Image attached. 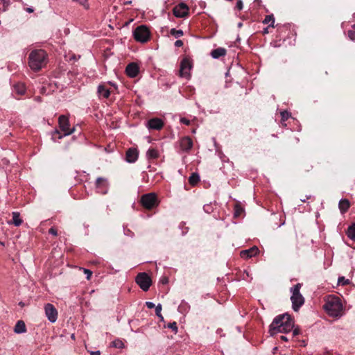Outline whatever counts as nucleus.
I'll list each match as a JSON object with an SVG mask.
<instances>
[{
  "instance_id": "1",
  "label": "nucleus",
  "mask_w": 355,
  "mask_h": 355,
  "mask_svg": "<svg viewBox=\"0 0 355 355\" xmlns=\"http://www.w3.org/2000/svg\"><path fill=\"white\" fill-rule=\"evenodd\" d=\"M294 327V320L292 316L288 313H284L276 316L269 327V333L274 336L278 332L288 333L293 330Z\"/></svg>"
},
{
  "instance_id": "24",
  "label": "nucleus",
  "mask_w": 355,
  "mask_h": 355,
  "mask_svg": "<svg viewBox=\"0 0 355 355\" xmlns=\"http://www.w3.org/2000/svg\"><path fill=\"white\" fill-rule=\"evenodd\" d=\"M200 181V176L196 173H193L191 176L189 178V183L192 185H196Z\"/></svg>"
},
{
  "instance_id": "23",
  "label": "nucleus",
  "mask_w": 355,
  "mask_h": 355,
  "mask_svg": "<svg viewBox=\"0 0 355 355\" xmlns=\"http://www.w3.org/2000/svg\"><path fill=\"white\" fill-rule=\"evenodd\" d=\"M146 155L148 159H155L159 157V154L157 149L154 148H150L146 153Z\"/></svg>"
},
{
  "instance_id": "18",
  "label": "nucleus",
  "mask_w": 355,
  "mask_h": 355,
  "mask_svg": "<svg viewBox=\"0 0 355 355\" xmlns=\"http://www.w3.org/2000/svg\"><path fill=\"white\" fill-rule=\"evenodd\" d=\"M96 187L99 189L98 192L103 194L106 193L107 182L103 178H98L96 181Z\"/></svg>"
},
{
  "instance_id": "29",
  "label": "nucleus",
  "mask_w": 355,
  "mask_h": 355,
  "mask_svg": "<svg viewBox=\"0 0 355 355\" xmlns=\"http://www.w3.org/2000/svg\"><path fill=\"white\" fill-rule=\"evenodd\" d=\"M347 35L352 40H355V24L352 25L351 29L347 31Z\"/></svg>"
},
{
  "instance_id": "28",
  "label": "nucleus",
  "mask_w": 355,
  "mask_h": 355,
  "mask_svg": "<svg viewBox=\"0 0 355 355\" xmlns=\"http://www.w3.org/2000/svg\"><path fill=\"white\" fill-rule=\"evenodd\" d=\"M170 34L175 37L178 38L183 35L184 33L182 30H176L175 28H171Z\"/></svg>"
},
{
  "instance_id": "26",
  "label": "nucleus",
  "mask_w": 355,
  "mask_h": 355,
  "mask_svg": "<svg viewBox=\"0 0 355 355\" xmlns=\"http://www.w3.org/2000/svg\"><path fill=\"white\" fill-rule=\"evenodd\" d=\"M15 91L20 95H22L26 92V88L24 84L22 83H17L14 87Z\"/></svg>"
},
{
  "instance_id": "15",
  "label": "nucleus",
  "mask_w": 355,
  "mask_h": 355,
  "mask_svg": "<svg viewBox=\"0 0 355 355\" xmlns=\"http://www.w3.org/2000/svg\"><path fill=\"white\" fill-rule=\"evenodd\" d=\"M180 146L183 151L188 152L193 147V141L189 137H184L180 139Z\"/></svg>"
},
{
  "instance_id": "37",
  "label": "nucleus",
  "mask_w": 355,
  "mask_h": 355,
  "mask_svg": "<svg viewBox=\"0 0 355 355\" xmlns=\"http://www.w3.org/2000/svg\"><path fill=\"white\" fill-rule=\"evenodd\" d=\"M243 1L241 0H239L237 2H236V6L235 8L239 10H241L243 9Z\"/></svg>"
},
{
  "instance_id": "21",
  "label": "nucleus",
  "mask_w": 355,
  "mask_h": 355,
  "mask_svg": "<svg viewBox=\"0 0 355 355\" xmlns=\"http://www.w3.org/2000/svg\"><path fill=\"white\" fill-rule=\"evenodd\" d=\"M12 220L11 222H8V223L14 224L15 226L18 227L21 225L23 220L20 218V214L19 212L14 211L12 213Z\"/></svg>"
},
{
  "instance_id": "40",
  "label": "nucleus",
  "mask_w": 355,
  "mask_h": 355,
  "mask_svg": "<svg viewBox=\"0 0 355 355\" xmlns=\"http://www.w3.org/2000/svg\"><path fill=\"white\" fill-rule=\"evenodd\" d=\"M180 122L183 124H185V125H189L190 124V121L186 118H182L180 119Z\"/></svg>"
},
{
  "instance_id": "16",
  "label": "nucleus",
  "mask_w": 355,
  "mask_h": 355,
  "mask_svg": "<svg viewBox=\"0 0 355 355\" xmlns=\"http://www.w3.org/2000/svg\"><path fill=\"white\" fill-rule=\"evenodd\" d=\"M259 252V248L256 246H253L248 250H242L241 252V257L243 259H248L257 255Z\"/></svg>"
},
{
  "instance_id": "41",
  "label": "nucleus",
  "mask_w": 355,
  "mask_h": 355,
  "mask_svg": "<svg viewBox=\"0 0 355 355\" xmlns=\"http://www.w3.org/2000/svg\"><path fill=\"white\" fill-rule=\"evenodd\" d=\"M146 306L148 308V309H153V308H155V305L154 303L151 302H146Z\"/></svg>"
},
{
  "instance_id": "7",
  "label": "nucleus",
  "mask_w": 355,
  "mask_h": 355,
  "mask_svg": "<svg viewBox=\"0 0 355 355\" xmlns=\"http://www.w3.org/2000/svg\"><path fill=\"white\" fill-rule=\"evenodd\" d=\"M136 282L144 291H147L152 284L150 277L146 272L139 273L136 277Z\"/></svg>"
},
{
  "instance_id": "34",
  "label": "nucleus",
  "mask_w": 355,
  "mask_h": 355,
  "mask_svg": "<svg viewBox=\"0 0 355 355\" xmlns=\"http://www.w3.org/2000/svg\"><path fill=\"white\" fill-rule=\"evenodd\" d=\"M3 3L2 11L5 12L7 10L8 6L10 5V0H1Z\"/></svg>"
},
{
  "instance_id": "44",
  "label": "nucleus",
  "mask_w": 355,
  "mask_h": 355,
  "mask_svg": "<svg viewBox=\"0 0 355 355\" xmlns=\"http://www.w3.org/2000/svg\"><path fill=\"white\" fill-rule=\"evenodd\" d=\"M90 354L91 355H100L101 354V352L100 351H95V352H90Z\"/></svg>"
},
{
  "instance_id": "43",
  "label": "nucleus",
  "mask_w": 355,
  "mask_h": 355,
  "mask_svg": "<svg viewBox=\"0 0 355 355\" xmlns=\"http://www.w3.org/2000/svg\"><path fill=\"white\" fill-rule=\"evenodd\" d=\"M175 46L176 47H181L183 46V42L180 40H177L175 42Z\"/></svg>"
},
{
  "instance_id": "45",
  "label": "nucleus",
  "mask_w": 355,
  "mask_h": 355,
  "mask_svg": "<svg viewBox=\"0 0 355 355\" xmlns=\"http://www.w3.org/2000/svg\"><path fill=\"white\" fill-rule=\"evenodd\" d=\"M203 208H204V210H205L206 212H209V205H205Z\"/></svg>"
},
{
  "instance_id": "14",
  "label": "nucleus",
  "mask_w": 355,
  "mask_h": 355,
  "mask_svg": "<svg viewBox=\"0 0 355 355\" xmlns=\"http://www.w3.org/2000/svg\"><path fill=\"white\" fill-rule=\"evenodd\" d=\"M164 126V122L161 119L153 118L148 121V128L152 130H159Z\"/></svg>"
},
{
  "instance_id": "6",
  "label": "nucleus",
  "mask_w": 355,
  "mask_h": 355,
  "mask_svg": "<svg viewBox=\"0 0 355 355\" xmlns=\"http://www.w3.org/2000/svg\"><path fill=\"white\" fill-rule=\"evenodd\" d=\"M150 31L145 25H140L133 31L134 39L139 42L146 43L150 39Z\"/></svg>"
},
{
  "instance_id": "48",
  "label": "nucleus",
  "mask_w": 355,
  "mask_h": 355,
  "mask_svg": "<svg viewBox=\"0 0 355 355\" xmlns=\"http://www.w3.org/2000/svg\"><path fill=\"white\" fill-rule=\"evenodd\" d=\"M27 10L28 12H30V13L33 12V8H27V10Z\"/></svg>"
},
{
  "instance_id": "2",
  "label": "nucleus",
  "mask_w": 355,
  "mask_h": 355,
  "mask_svg": "<svg viewBox=\"0 0 355 355\" xmlns=\"http://www.w3.org/2000/svg\"><path fill=\"white\" fill-rule=\"evenodd\" d=\"M47 62V54L42 49L32 51L28 56V64L31 69L39 71L44 67Z\"/></svg>"
},
{
  "instance_id": "47",
  "label": "nucleus",
  "mask_w": 355,
  "mask_h": 355,
  "mask_svg": "<svg viewBox=\"0 0 355 355\" xmlns=\"http://www.w3.org/2000/svg\"><path fill=\"white\" fill-rule=\"evenodd\" d=\"M268 28H269V26L263 29V34L268 33Z\"/></svg>"
},
{
  "instance_id": "46",
  "label": "nucleus",
  "mask_w": 355,
  "mask_h": 355,
  "mask_svg": "<svg viewBox=\"0 0 355 355\" xmlns=\"http://www.w3.org/2000/svg\"><path fill=\"white\" fill-rule=\"evenodd\" d=\"M280 339L284 340V341H288V338L285 336H281Z\"/></svg>"
},
{
  "instance_id": "3",
  "label": "nucleus",
  "mask_w": 355,
  "mask_h": 355,
  "mask_svg": "<svg viewBox=\"0 0 355 355\" xmlns=\"http://www.w3.org/2000/svg\"><path fill=\"white\" fill-rule=\"evenodd\" d=\"M324 308L329 315L337 317L340 315L343 311V304L338 297H332L327 300L324 305Z\"/></svg>"
},
{
  "instance_id": "8",
  "label": "nucleus",
  "mask_w": 355,
  "mask_h": 355,
  "mask_svg": "<svg viewBox=\"0 0 355 355\" xmlns=\"http://www.w3.org/2000/svg\"><path fill=\"white\" fill-rule=\"evenodd\" d=\"M60 129L64 132V135H69L73 132L74 128L70 129L69 121L65 115H60L58 119Z\"/></svg>"
},
{
  "instance_id": "33",
  "label": "nucleus",
  "mask_w": 355,
  "mask_h": 355,
  "mask_svg": "<svg viewBox=\"0 0 355 355\" xmlns=\"http://www.w3.org/2000/svg\"><path fill=\"white\" fill-rule=\"evenodd\" d=\"M167 327L170 329H171L175 333H177L178 331V325L175 322L168 323Z\"/></svg>"
},
{
  "instance_id": "13",
  "label": "nucleus",
  "mask_w": 355,
  "mask_h": 355,
  "mask_svg": "<svg viewBox=\"0 0 355 355\" xmlns=\"http://www.w3.org/2000/svg\"><path fill=\"white\" fill-rule=\"evenodd\" d=\"M139 156V151L134 148H130L125 153V160L129 163L135 162Z\"/></svg>"
},
{
  "instance_id": "32",
  "label": "nucleus",
  "mask_w": 355,
  "mask_h": 355,
  "mask_svg": "<svg viewBox=\"0 0 355 355\" xmlns=\"http://www.w3.org/2000/svg\"><path fill=\"white\" fill-rule=\"evenodd\" d=\"M338 284L347 285L349 284V280L345 279L344 277H340L338 280Z\"/></svg>"
},
{
  "instance_id": "4",
  "label": "nucleus",
  "mask_w": 355,
  "mask_h": 355,
  "mask_svg": "<svg viewBox=\"0 0 355 355\" xmlns=\"http://www.w3.org/2000/svg\"><path fill=\"white\" fill-rule=\"evenodd\" d=\"M301 287L302 284L297 283L291 289L292 295L291 300L292 302L293 309L295 311H297L304 303V298L300 292Z\"/></svg>"
},
{
  "instance_id": "36",
  "label": "nucleus",
  "mask_w": 355,
  "mask_h": 355,
  "mask_svg": "<svg viewBox=\"0 0 355 355\" xmlns=\"http://www.w3.org/2000/svg\"><path fill=\"white\" fill-rule=\"evenodd\" d=\"M282 119L283 121L287 120L290 116V114L287 111H283L281 112Z\"/></svg>"
},
{
  "instance_id": "38",
  "label": "nucleus",
  "mask_w": 355,
  "mask_h": 355,
  "mask_svg": "<svg viewBox=\"0 0 355 355\" xmlns=\"http://www.w3.org/2000/svg\"><path fill=\"white\" fill-rule=\"evenodd\" d=\"M84 272L87 275V279H89L92 275V272L88 269H84Z\"/></svg>"
},
{
  "instance_id": "12",
  "label": "nucleus",
  "mask_w": 355,
  "mask_h": 355,
  "mask_svg": "<svg viewBox=\"0 0 355 355\" xmlns=\"http://www.w3.org/2000/svg\"><path fill=\"white\" fill-rule=\"evenodd\" d=\"M139 72V67L135 62L128 64L125 68V73L130 78H135Z\"/></svg>"
},
{
  "instance_id": "17",
  "label": "nucleus",
  "mask_w": 355,
  "mask_h": 355,
  "mask_svg": "<svg viewBox=\"0 0 355 355\" xmlns=\"http://www.w3.org/2000/svg\"><path fill=\"white\" fill-rule=\"evenodd\" d=\"M97 93L99 98H107L110 95V90L105 84H100L98 87Z\"/></svg>"
},
{
  "instance_id": "20",
  "label": "nucleus",
  "mask_w": 355,
  "mask_h": 355,
  "mask_svg": "<svg viewBox=\"0 0 355 355\" xmlns=\"http://www.w3.org/2000/svg\"><path fill=\"white\" fill-rule=\"evenodd\" d=\"M341 213H345L350 207L349 201L347 199H342L338 205Z\"/></svg>"
},
{
  "instance_id": "9",
  "label": "nucleus",
  "mask_w": 355,
  "mask_h": 355,
  "mask_svg": "<svg viewBox=\"0 0 355 355\" xmlns=\"http://www.w3.org/2000/svg\"><path fill=\"white\" fill-rule=\"evenodd\" d=\"M45 314L48 320L51 322H55L58 318V311L55 307L50 303H48L44 306Z\"/></svg>"
},
{
  "instance_id": "5",
  "label": "nucleus",
  "mask_w": 355,
  "mask_h": 355,
  "mask_svg": "<svg viewBox=\"0 0 355 355\" xmlns=\"http://www.w3.org/2000/svg\"><path fill=\"white\" fill-rule=\"evenodd\" d=\"M139 202L144 209L148 210L157 207L159 204V200L155 193H148L142 195Z\"/></svg>"
},
{
  "instance_id": "35",
  "label": "nucleus",
  "mask_w": 355,
  "mask_h": 355,
  "mask_svg": "<svg viewBox=\"0 0 355 355\" xmlns=\"http://www.w3.org/2000/svg\"><path fill=\"white\" fill-rule=\"evenodd\" d=\"M235 209L234 210V216H236V217L239 216L241 215V214L243 211V209L241 207H239L238 205L235 206V209Z\"/></svg>"
},
{
  "instance_id": "42",
  "label": "nucleus",
  "mask_w": 355,
  "mask_h": 355,
  "mask_svg": "<svg viewBox=\"0 0 355 355\" xmlns=\"http://www.w3.org/2000/svg\"><path fill=\"white\" fill-rule=\"evenodd\" d=\"M300 334V330L299 328H295L293 330V336H296L299 335Z\"/></svg>"
},
{
  "instance_id": "27",
  "label": "nucleus",
  "mask_w": 355,
  "mask_h": 355,
  "mask_svg": "<svg viewBox=\"0 0 355 355\" xmlns=\"http://www.w3.org/2000/svg\"><path fill=\"white\" fill-rule=\"evenodd\" d=\"M270 22V24L269 25V27H272L274 28V24H275V17L273 16V15H267L266 16L263 23V24H268Z\"/></svg>"
},
{
  "instance_id": "22",
  "label": "nucleus",
  "mask_w": 355,
  "mask_h": 355,
  "mask_svg": "<svg viewBox=\"0 0 355 355\" xmlns=\"http://www.w3.org/2000/svg\"><path fill=\"white\" fill-rule=\"evenodd\" d=\"M15 331L17 334L24 333L26 331V327L24 321H17L15 327Z\"/></svg>"
},
{
  "instance_id": "39",
  "label": "nucleus",
  "mask_w": 355,
  "mask_h": 355,
  "mask_svg": "<svg viewBox=\"0 0 355 355\" xmlns=\"http://www.w3.org/2000/svg\"><path fill=\"white\" fill-rule=\"evenodd\" d=\"M49 233L51 234H53L54 236H57L58 235V232H57V230L54 227H51L49 229Z\"/></svg>"
},
{
  "instance_id": "11",
  "label": "nucleus",
  "mask_w": 355,
  "mask_h": 355,
  "mask_svg": "<svg viewBox=\"0 0 355 355\" xmlns=\"http://www.w3.org/2000/svg\"><path fill=\"white\" fill-rule=\"evenodd\" d=\"M191 64L188 58H184L180 63L179 74L181 77L189 76V70L191 69Z\"/></svg>"
},
{
  "instance_id": "30",
  "label": "nucleus",
  "mask_w": 355,
  "mask_h": 355,
  "mask_svg": "<svg viewBox=\"0 0 355 355\" xmlns=\"http://www.w3.org/2000/svg\"><path fill=\"white\" fill-rule=\"evenodd\" d=\"M112 346L116 348L122 349L124 347V344L122 340L117 339L112 342Z\"/></svg>"
},
{
  "instance_id": "31",
  "label": "nucleus",
  "mask_w": 355,
  "mask_h": 355,
  "mask_svg": "<svg viewBox=\"0 0 355 355\" xmlns=\"http://www.w3.org/2000/svg\"><path fill=\"white\" fill-rule=\"evenodd\" d=\"M161 311H162V305L160 304H159L158 305H157L155 306V313L159 318H160L161 320H163L164 318L161 314Z\"/></svg>"
},
{
  "instance_id": "25",
  "label": "nucleus",
  "mask_w": 355,
  "mask_h": 355,
  "mask_svg": "<svg viewBox=\"0 0 355 355\" xmlns=\"http://www.w3.org/2000/svg\"><path fill=\"white\" fill-rule=\"evenodd\" d=\"M347 235L349 239L355 240V223L348 227Z\"/></svg>"
},
{
  "instance_id": "49",
  "label": "nucleus",
  "mask_w": 355,
  "mask_h": 355,
  "mask_svg": "<svg viewBox=\"0 0 355 355\" xmlns=\"http://www.w3.org/2000/svg\"><path fill=\"white\" fill-rule=\"evenodd\" d=\"M130 234H132V233L131 232V231L130 230H128L125 234L129 235Z\"/></svg>"
},
{
  "instance_id": "19",
  "label": "nucleus",
  "mask_w": 355,
  "mask_h": 355,
  "mask_svg": "<svg viewBox=\"0 0 355 355\" xmlns=\"http://www.w3.org/2000/svg\"><path fill=\"white\" fill-rule=\"evenodd\" d=\"M226 53H227V51L224 48H222V47H219V48H217L216 49H214L211 51V55L214 58H219L222 56H224L226 55Z\"/></svg>"
},
{
  "instance_id": "10",
  "label": "nucleus",
  "mask_w": 355,
  "mask_h": 355,
  "mask_svg": "<svg viewBox=\"0 0 355 355\" xmlns=\"http://www.w3.org/2000/svg\"><path fill=\"white\" fill-rule=\"evenodd\" d=\"M173 12L177 17H185L189 14V7L184 3H180L173 8Z\"/></svg>"
}]
</instances>
